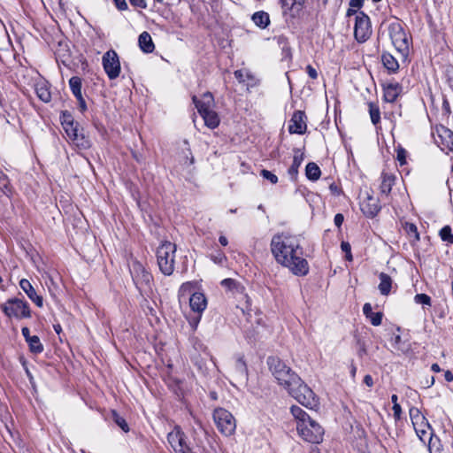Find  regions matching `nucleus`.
I'll return each instance as SVG.
<instances>
[{
  "mask_svg": "<svg viewBox=\"0 0 453 453\" xmlns=\"http://www.w3.org/2000/svg\"><path fill=\"white\" fill-rule=\"evenodd\" d=\"M271 250L276 261L287 267L294 275L308 274L309 264L303 257V248L297 236L284 234L273 236Z\"/></svg>",
  "mask_w": 453,
  "mask_h": 453,
  "instance_id": "f257e3e1",
  "label": "nucleus"
},
{
  "mask_svg": "<svg viewBox=\"0 0 453 453\" xmlns=\"http://www.w3.org/2000/svg\"><path fill=\"white\" fill-rule=\"evenodd\" d=\"M381 28H383V32L387 33L395 50L403 58H406L412 45V36L406 29L403 22L397 18H394L383 22Z\"/></svg>",
  "mask_w": 453,
  "mask_h": 453,
  "instance_id": "f03ea898",
  "label": "nucleus"
},
{
  "mask_svg": "<svg viewBox=\"0 0 453 453\" xmlns=\"http://www.w3.org/2000/svg\"><path fill=\"white\" fill-rule=\"evenodd\" d=\"M290 411L296 421L298 434L306 441L319 443L323 440L324 429L312 419L303 409L292 406Z\"/></svg>",
  "mask_w": 453,
  "mask_h": 453,
  "instance_id": "7ed1b4c3",
  "label": "nucleus"
},
{
  "mask_svg": "<svg viewBox=\"0 0 453 453\" xmlns=\"http://www.w3.org/2000/svg\"><path fill=\"white\" fill-rule=\"evenodd\" d=\"M409 413L413 428L419 440L424 443L428 440L429 450L430 445H432L433 449L439 447L440 440L437 436H434L433 428L421 411L417 407H411L410 408Z\"/></svg>",
  "mask_w": 453,
  "mask_h": 453,
  "instance_id": "20e7f679",
  "label": "nucleus"
},
{
  "mask_svg": "<svg viewBox=\"0 0 453 453\" xmlns=\"http://www.w3.org/2000/svg\"><path fill=\"white\" fill-rule=\"evenodd\" d=\"M267 364L278 383L287 390L300 383V377L278 357H269Z\"/></svg>",
  "mask_w": 453,
  "mask_h": 453,
  "instance_id": "39448f33",
  "label": "nucleus"
},
{
  "mask_svg": "<svg viewBox=\"0 0 453 453\" xmlns=\"http://www.w3.org/2000/svg\"><path fill=\"white\" fill-rule=\"evenodd\" d=\"M61 125L69 139V141L80 149H88L90 147L89 140L85 136L79 124L73 121L72 115L68 112H63L61 115Z\"/></svg>",
  "mask_w": 453,
  "mask_h": 453,
  "instance_id": "423d86ee",
  "label": "nucleus"
},
{
  "mask_svg": "<svg viewBox=\"0 0 453 453\" xmlns=\"http://www.w3.org/2000/svg\"><path fill=\"white\" fill-rule=\"evenodd\" d=\"M199 114L204 120V124L213 129L219 124V118L211 107L213 105V96L210 92L204 93L202 99H198L196 96L192 97Z\"/></svg>",
  "mask_w": 453,
  "mask_h": 453,
  "instance_id": "0eeeda50",
  "label": "nucleus"
},
{
  "mask_svg": "<svg viewBox=\"0 0 453 453\" xmlns=\"http://www.w3.org/2000/svg\"><path fill=\"white\" fill-rule=\"evenodd\" d=\"M176 245L171 242H163L157 249V262L160 272L171 275L174 271Z\"/></svg>",
  "mask_w": 453,
  "mask_h": 453,
  "instance_id": "6e6552de",
  "label": "nucleus"
},
{
  "mask_svg": "<svg viewBox=\"0 0 453 453\" xmlns=\"http://www.w3.org/2000/svg\"><path fill=\"white\" fill-rule=\"evenodd\" d=\"M129 271L134 283L140 293H147L150 290L152 281L151 273L145 269L143 265L137 259H132L129 264Z\"/></svg>",
  "mask_w": 453,
  "mask_h": 453,
  "instance_id": "1a4fd4ad",
  "label": "nucleus"
},
{
  "mask_svg": "<svg viewBox=\"0 0 453 453\" xmlns=\"http://www.w3.org/2000/svg\"><path fill=\"white\" fill-rule=\"evenodd\" d=\"M288 393L302 405L313 409L318 405V398L313 391L303 383L300 378V383L288 388Z\"/></svg>",
  "mask_w": 453,
  "mask_h": 453,
  "instance_id": "9d476101",
  "label": "nucleus"
},
{
  "mask_svg": "<svg viewBox=\"0 0 453 453\" xmlns=\"http://www.w3.org/2000/svg\"><path fill=\"white\" fill-rule=\"evenodd\" d=\"M213 419L219 431L226 435H232L236 429V421L230 411L224 408H217L213 412Z\"/></svg>",
  "mask_w": 453,
  "mask_h": 453,
  "instance_id": "9b49d317",
  "label": "nucleus"
},
{
  "mask_svg": "<svg viewBox=\"0 0 453 453\" xmlns=\"http://www.w3.org/2000/svg\"><path fill=\"white\" fill-rule=\"evenodd\" d=\"M3 312L8 317L16 319H25L31 317V311L27 302L12 298L9 299L1 306Z\"/></svg>",
  "mask_w": 453,
  "mask_h": 453,
  "instance_id": "f8f14e48",
  "label": "nucleus"
},
{
  "mask_svg": "<svg viewBox=\"0 0 453 453\" xmlns=\"http://www.w3.org/2000/svg\"><path fill=\"white\" fill-rule=\"evenodd\" d=\"M102 64L105 73L110 80H115L120 73V62L117 52L114 50H109L102 58Z\"/></svg>",
  "mask_w": 453,
  "mask_h": 453,
  "instance_id": "ddd939ff",
  "label": "nucleus"
},
{
  "mask_svg": "<svg viewBox=\"0 0 453 453\" xmlns=\"http://www.w3.org/2000/svg\"><path fill=\"white\" fill-rule=\"evenodd\" d=\"M372 35L370 18L365 12H360L356 15L354 36L358 42H365Z\"/></svg>",
  "mask_w": 453,
  "mask_h": 453,
  "instance_id": "4468645a",
  "label": "nucleus"
},
{
  "mask_svg": "<svg viewBox=\"0 0 453 453\" xmlns=\"http://www.w3.org/2000/svg\"><path fill=\"white\" fill-rule=\"evenodd\" d=\"M306 115L304 111H296L289 121L288 131L290 134H303L306 132Z\"/></svg>",
  "mask_w": 453,
  "mask_h": 453,
  "instance_id": "2eb2a0df",
  "label": "nucleus"
},
{
  "mask_svg": "<svg viewBox=\"0 0 453 453\" xmlns=\"http://www.w3.org/2000/svg\"><path fill=\"white\" fill-rule=\"evenodd\" d=\"M207 305V301L203 293L196 292L189 298V306L191 310L196 313V318L195 319L196 324H197L201 319V315L203 311L205 310Z\"/></svg>",
  "mask_w": 453,
  "mask_h": 453,
  "instance_id": "dca6fc26",
  "label": "nucleus"
},
{
  "mask_svg": "<svg viewBox=\"0 0 453 453\" xmlns=\"http://www.w3.org/2000/svg\"><path fill=\"white\" fill-rule=\"evenodd\" d=\"M360 209L366 217L372 219L379 213L381 207L379 200L376 197L368 195L366 198L360 203Z\"/></svg>",
  "mask_w": 453,
  "mask_h": 453,
  "instance_id": "f3484780",
  "label": "nucleus"
},
{
  "mask_svg": "<svg viewBox=\"0 0 453 453\" xmlns=\"http://www.w3.org/2000/svg\"><path fill=\"white\" fill-rule=\"evenodd\" d=\"M187 439V435L180 426H175L174 429L167 434V441L174 452L178 448L180 449L181 444L184 443Z\"/></svg>",
  "mask_w": 453,
  "mask_h": 453,
  "instance_id": "a211bd4d",
  "label": "nucleus"
},
{
  "mask_svg": "<svg viewBox=\"0 0 453 453\" xmlns=\"http://www.w3.org/2000/svg\"><path fill=\"white\" fill-rule=\"evenodd\" d=\"M20 288L27 294L28 298L35 303L38 307H42L43 299L41 296L37 295L35 289L27 279H22L19 281Z\"/></svg>",
  "mask_w": 453,
  "mask_h": 453,
  "instance_id": "6ab92c4d",
  "label": "nucleus"
},
{
  "mask_svg": "<svg viewBox=\"0 0 453 453\" xmlns=\"http://www.w3.org/2000/svg\"><path fill=\"white\" fill-rule=\"evenodd\" d=\"M402 89L403 88L398 82L385 85L383 87L384 100L388 103H394L402 92Z\"/></svg>",
  "mask_w": 453,
  "mask_h": 453,
  "instance_id": "aec40b11",
  "label": "nucleus"
},
{
  "mask_svg": "<svg viewBox=\"0 0 453 453\" xmlns=\"http://www.w3.org/2000/svg\"><path fill=\"white\" fill-rule=\"evenodd\" d=\"M281 4L282 12L284 14L289 13L290 16H295L298 13L304 3V0H280Z\"/></svg>",
  "mask_w": 453,
  "mask_h": 453,
  "instance_id": "412c9836",
  "label": "nucleus"
},
{
  "mask_svg": "<svg viewBox=\"0 0 453 453\" xmlns=\"http://www.w3.org/2000/svg\"><path fill=\"white\" fill-rule=\"evenodd\" d=\"M35 90L38 98L43 103H49L51 100L50 84L43 80L37 81L35 85Z\"/></svg>",
  "mask_w": 453,
  "mask_h": 453,
  "instance_id": "4be33fe9",
  "label": "nucleus"
},
{
  "mask_svg": "<svg viewBox=\"0 0 453 453\" xmlns=\"http://www.w3.org/2000/svg\"><path fill=\"white\" fill-rule=\"evenodd\" d=\"M436 132L441 144L453 152V132L443 126L437 127Z\"/></svg>",
  "mask_w": 453,
  "mask_h": 453,
  "instance_id": "5701e85b",
  "label": "nucleus"
},
{
  "mask_svg": "<svg viewBox=\"0 0 453 453\" xmlns=\"http://www.w3.org/2000/svg\"><path fill=\"white\" fill-rule=\"evenodd\" d=\"M303 160V153L299 150H294L293 162L288 170V173L292 180H296L298 175V169Z\"/></svg>",
  "mask_w": 453,
  "mask_h": 453,
  "instance_id": "b1692460",
  "label": "nucleus"
},
{
  "mask_svg": "<svg viewBox=\"0 0 453 453\" xmlns=\"http://www.w3.org/2000/svg\"><path fill=\"white\" fill-rule=\"evenodd\" d=\"M380 189L382 195L388 196L395 181V176L392 173L383 172L381 173Z\"/></svg>",
  "mask_w": 453,
  "mask_h": 453,
  "instance_id": "393cba45",
  "label": "nucleus"
},
{
  "mask_svg": "<svg viewBox=\"0 0 453 453\" xmlns=\"http://www.w3.org/2000/svg\"><path fill=\"white\" fill-rule=\"evenodd\" d=\"M234 77L240 83H246L249 87H253L257 84V79L247 69H240L234 72Z\"/></svg>",
  "mask_w": 453,
  "mask_h": 453,
  "instance_id": "a878e982",
  "label": "nucleus"
},
{
  "mask_svg": "<svg viewBox=\"0 0 453 453\" xmlns=\"http://www.w3.org/2000/svg\"><path fill=\"white\" fill-rule=\"evenodd\" d=\"M138 43H139L140 49L144 53H151L155 50V45L152 41V38H151L150 35L146 31L142 32L139 35Z\"/></svg>",
  "mask_w": 453,
  "mask_h": 453,
  "instance_id": "bb28decb",
  "label": "nucleus"
},
{
  "mask_svg": "<svg viewBox=\"0 0 453 453\" xmlns=\"http://www.w3.org/2000/svg\"><path fill=\"white\" fill-rule=\"evenodd\" d=\"M381 61L388 73H395L399 70V63L392 54L383 52L381 55Z\"/></svg>",
  "mask_w": 453,
  "mask_h": 453,
  "instance_id": "cd10ccee",
  "label": "nucleus"
},
{
  "mask_svg": "<svg viewBox=\"0 0 453 453\" xmlns=\"http://www.w3.org/2000/svg\"><path fill=\"white\" fill-rule=\"evenodd\" d=\"M363 312L372 326H377L381 324L383 314L381 312H373L369 303L364 304Z\"/></svg>",
  "mask_w": 453,
  "mask_h": 453,
  "instance_id": "c85d7f7f",
  "label": "nucleus"
},
{
  "mask_svg": "<svg viewBox=\"0 0 453 453\" xmlns=\"http://www.w3.org/2000/svg\"><path fill=\"white\" fill-rule=\"evenodd\" d=\"M380 284L379 290L381 295L388 296L390 293L392 287V279L387 273H381L379 276Z\"/></svg>",
  "mask_w": 453,
  "mask_h": 453,
  "instance_id": "c756f323",
  "label": "nucleus"
},
{
  "mask_svg": "<svg viewBox=\"0 0 453 453\" xmlns=\"http://www.w3.org/2000/svg\"><path fill=\"white\" fill-rule=\"evenodd\" d=\"M253 22L261 28H265L270 24L269 14L265 12H257L252 15Z\"/></svg>",
  "mask_w": 453,
  "mask_h": 453,
  "instance_id": "7c9ffc66",
  "label": "nucleus"
},
{
  "mask_svg": "<svg viewBox=\"0 0 453 453\" xmlns=\"http://www.w3.org/2000/svg\"><path fill=\"white\" fill-rule=\"evenodd\" d=\"M234 371L236 375L242 380L248 379V369L247 365L245 361L243 360L242 357H239L236 358L235 364H234Z\"/></svg>",
  "mask_w": 453,
  "mask_h": 453,
  "instance_id": "2f4dec72",
  "label": "nucleus"
},
{
  "mask_svg": "<svg viewBox=\"0 0 453 453\" xmlns=\"http://www.w3.org/2000/svg\"><path fill=\"white\" fill-rule=\"evenodd\" d=\"M306 177L311 180H317L319 179L321 171L316 163L310 162L305 168Z\"/></svg>",
  "mask_w": 453,
  "mask_h": 453,
  "instance_id": "473e14b6",
  "label": "nucleus"
},
{
  "mask_svg": "<svg viewBox=\"0 0 453 453\" xmlns=\"http://www.w3.org/2000/svg\"><path fill=\"white\" fill-rule=\"evenodd\" d=\"M69 87L73 93V95L76 97H80L82 96L81 88H82V81L78 76H73L69 80Z\"/></svg>",
  "mask_w": 453,
  "mask_h": 453,
  "instance_id": "72a5a7b5",
  "label": "nucleus"
},
{
  "mask_svg": "<svg viewBox=\"0 0 453 453\" xmlns=\"http://www.w3.org/2000/svg\"><path fill=\"white\" fill-rule=\"evenodd\" d=\"M27 343L28 344L29 349L32 353L40 354L43 351V345L37 335H33L28 339Z\"/></svg>",
  "mask_w": 453,
  "mask_h": 453,
  "instance_id": "f704fd0d",
  "label": "nucleus"
},
{
  "mask_svg": "<svg viewBox=\"0 0 453 453\" xmlns=\"http://www.w3.org/2000/svg\"><path fill=\"white\" fill-rule=\"evenodd\" d=\"M111 417L115 424L118 426H119L125 433H127L129 431V426L126 419L123 417L119 416V414L116 411H111Z\"/></svg>",
  "mask_w": 453,
  "mask_h": 453,
  "instance_id": "c9c22d12",
  "label": "nucleus"
},
{
  "mask_svg": "<svg viewBox=\"0 0 453 453\" xmlns=\"http://www.w3.org/2000/svg\"><path fill=\"white\" fill-rule=\"evenodd\" d=\"M369 113L371 121L373 125H377L380 121V112L378 105L373 103L369 104Z\"/></svg>",
  "mask_w": 453,
  "mask_h": 453,
  "instance_id": "e433bc0d",
  "label": "nucleus"
},
{
  "mask_svg": "<svg viewBox=\"0 0 453 453\" xmlns=\"http://www.w3.org/2000/svg\"><path fill=\"white\" fill-rule=\"evenodd\" d=\"M221 286L228 290L236 289L237 291H241L242 289V287H241L236 280L229 278L223 280L221 281Z\"/></svg>",
  "mask_w": 453,
  "mask_h": 453,
  "instance_id": "4c0bfd02",
  "label": "nucleus"
},
{
  "mask_svg": "<svg viewBox=\"0 0 453 453\" xmlns=\"http://www.w3.org/2000/svg\"><path fill=\"white\" fill-rule=\"evenodd\" d=\"M440 236L442 241L447 242L449 243H453V234L451 232V228L449 226H445L441 229Z\"/></svg>",
  "mask_w": 453,
  "mask_h": 453,
  "instance_id": "58836bf2",
  "label": "nucleus"
},
{
  "mask_svg": "<svg viewBox=\"0 0 453 453\" xmlns=\"http://www.w3.org/2000/svg\"><path fill=\"white\" fill-rule=\"evenodd\" d=\"M392 346L397 350L402 352H405L408 350V348H404L402 346V338L400 334H393L391 337Z\"/></svg>",
  "mask_w": 453,
  "mask_h": 453,
  "instance_id": "ea45409f",
  "label": "nucleus"
},
{
  "mask_svg": "<svg viewBox=\"0 0 453 453\" xmlns=\"http://www.w3.org/2000/svg\"><path fill=\"white\" fill-rule=\"evenodd\" d=\"M260 174L264 179L269 180L272 184H276L278 182V177L268 170L263 169Z\"/></svg>",
  "mask_w": 453,
  "mask_h": 453,
  "instance_id": "a19ab883",
  "label": "nucleus"
},
{
  "mask_svg": "<svg viewBox=\"0 0 453 453\" xmlns=\"http://www.w3.org/2000/svg\"><path fill=\"white\" fill-rule=\"evenodd\" d=\"M414 300L417 303L430 305L431 298L426 294H418L415 296Z\"/></svg>",
  "mask_w": 453,
  "mask_h": 453,
  "instance_id": "79ce46f5",
  "label": "nucleus"
},
{
  "mask_svg": "<svg viewBox=\"0 0 453 453\" xmlns=\"http://www.w3.org/2000/svg\"><path fill=\"white\" fill-rule=\"evenodd\" d=\"M211 260L218 265H223L226 261V257L222 252H218L216 255L211 256Z\"/></svg>",
  "mask_w": 453,
  "mask_h": 453,
  "instance_id": "37998d69",
  "label": "nucleus"
},
{
  "mask_svg": "<svg viewBox=\"0 0 453 453\" xmlns=\"http://www.w3.org/2000/svg\"><path fill=\"white\" fill-rule=\"evenodd\" d=\"M405 228H406V231H407L410 234H414V236H415V238H416L417 240H418V239H419V234H418V228H417V226H416L414 224H412V223H407V224H406Z\"/></svg>",
  "mask_w": 453,
  "mask_h": 453,
  "instance_id": "c03bdc74",
  "label": "nucleus"
},
{
  "mask_svg": "<svg viewBox=\"0 0 453 453\" xmlns=\"http://www.w3.org/2000/svg\"><path fill=\"white\" fill-rule=\"evenodd\" d=\"M397 160L403 165L406 163V150L403 148L397 150Z\"/></svg>",
  "mask_w": 453,
  "mask_h": 453,
  "instance_id": "a18cd8bd",
  "label": "nucleus"
},
{
  "mask_svg": "<svg viewBox=\"0 0 453 453\" xmlns=\"http://www.w3.org/2000/svg\"><path fill=\"white\" fill-rule=\"evenodd\" d=\"M174 453H194L193 449L188 444L187 441L181 444L180 449L178 448Z\"/></svg>",
  "mask_w": 453,
  "mask_h": 453,
  "instance_id": "49530a36",
  "label": "nucleus"
},
{
  "mask_svg": "<svg viewBox=\"0 0 453 453\" xmlns=\"http://www.w3.org/2000/svg\"><path fill=\"white\" fill-rule=\"evenodd\" d=\"M393 412L394 418L395 420H399L401 418L402 408L399 403H395L393 405Z\"/></svg>",
  "mask_w": 453,
  "mask_h": 453,
  "instance_id": "de8ad7c7",
  "label": "nucleus"
},
{
  "mask_svg": "<svg viewBox=\"0 0 453 453\" xmlns=\"http://www.w3.org/2000/svg\"><path fill=\"white\" fill-rule=\"evenodd\" d=\"M130 4L138 8L145 9L147 7V4L145 0H129Z\"/></svg>",
  "mask_w": 453,
  "mask_h": 453,
  "instance_id": "09e8293b",
  "label": "nucleus"
},
{
  "mask_svg": "<svg viewBox=\"0 0 453 453\" xmlns=\"http://www.w3.org/2000/svg\"><path fill=\"white\" fill-rule=\"evenodd\" d=\"M118 10L125 11L127 9V4L126 0H113Z\"/></svg>",
  "mask_w": 453,
  "mask_h": 453,
  "instance_id": "8fccbe9b",
  "label": "nucleus"
},
{
  "mask_svg": "<svg viewBox=\"0 0 453 453\" xmlns=\"http://www.w3.org/2000/svg\"><path fill=\"white\" fill-rule=\"evenodd\" d=\"M306 72H307V73H308V75H309V77H310V78H311V79H313V80L317 79V77H318V73H317V71H316V69H315L314 67H312V66H311V65H307V66H306Z\"/></svg>",
  "mask_w": 453,
  "mask_h": 453,
  "instance_id": "3c124183",
  "label": "nucleus"
},
{
  "mask_svg": "<svg viewBox=\"0 0 453 453\" xmlns=\"http://www.w3.org/2000/svg\"><path fill=\"white\" fill-rule=\"evenodd\" d=\"M194 163V157L192 156L189 150H187V152L185 153V160L183 162L184 165H190Z\"/></svg>",
  "mask_w": 453,
  "mask_h": 453,
  "instance_id": "603ef678",
  "label": "nucleus"
},
{
  "mask_svg": "<svg viewBox=\"0 0 453 453\" xmlns=\"http://www.w3.org/2000/svg\"><path fill=\"white\" fill-rule=\"evenodd\" d=\"M343 220H344V217L342 213H337L335 216H334V225L337 226V227H341V226L342 225L343 223Z\"/></svg>",
  "mask_w": 453,
  "mask_h": 453,
  "instance_id": "864d4df0",
  "label": "nucleus"
},
{
  "mask_svg": "<svg viewBox=\"0 0 453 453\" xmlns=\"http://www.w3.org/2000/svg\"><path fill=\"white\" fill-rule=\"evenodd\" d=\"M77 101H78V104H79V108L81 110V112L85 111L87 110V104H86V101L83 97V96H80V97H76Z\"/></svg>",
  "mask_w": 453,
  "mask_h": 453,
  "instance_id": "5fc2aeb1",
  "label": "nucleus"
},
{
  "mask_svg": "<svg viewBox=\"0 0 453 453\" xmlns=\"http://www.w3.org/2000/svg\"><path fill=\"white\" fill-rule=\"evenodd\" d=\"M364 0H350L349 6L351 8L359 9L362 7Z\"/></svg>",
  "mask_w": 453,
  "mask_h": 453,
  "instance_id": "6e6d98bb",
  "label": "nucleus"
},
{
  "mask_svg": "<svg viewBox=\"0 0 453 453\" xmlns=\"http://www.w3.org/2000/svg\"><path fill=\"white\" fill-rule=\"evenodd\" d=\"M341 248L343 252L349 254L351 252V247L350 244L347 242H342L341 244Z\"/></svg>",
  "mask_w": 453,
  "mask_h": 453,
  "instance_id": "4d7b16f0",
  "label": "nucleus"
},
{
  "mask_svg": "<svg viewBox=\"0 0 453 453\" xmlns=\"http://www.w3.org/2000/svg\"><path fill=\"white\" fill-rule=\"evenodd\" d=\"M21 333H22V335L24 336L26 342L28 341L29 338H31L32 336L30 335V330L28 327H23L21 329Z\"/></svg>",
  "mask_w": 453,
  "mask_h": 453,
  "instance_id": "13d9d810",
  "label": "nucleus"
},
{
  "mask_svg": "<svg viewBox=\"0 0 453 453\" xmlns=\"http://www.w3.org/2000/svg\"><path fill=\"white\" fill-rule=\"evenodd\" d=\"M364 383L368 387H372L373 380L371 375L367 374L364 378Z\"/></svg>",
  "mask_w": 453,
  "mask_h": 453,
  "instance_id": "bf43d9fd",
  "label": "nucleus"
},
{
  "mask_svg": "<svg viewBox=\"0 0 453 453\" xmlns=\"http://www.w3.org/2000/svg\"><path fill=\"white\" fill-rule=\"evenodd\" d=\"M444 378L446 381L450 382L453 380V373L450 371H446L444 372Z\"/></svg>",
  "mask_w": 453,
  "mask_h": 453,
  "instance_id": "052dcab7",
  "label": "nucleus"
},
{
  "mask_svg": "<svg viewBox=\"0 0 453 453\" xmlns=\"http://www.w3.org/2000/svg\"><path fill=\"white\" fill-rule=\"evenodd\" d=\"M219 242L222 246H226L228 244L227 238L224 235L219 236Z\"/></svg>",
  "mask_w": 453,
  "mask_h": 453,
  "instance_id": "680f3d73",
  "label": "nucleus"
},
{
  "mask_svg": "<svg viewBox=\"0 0 453 453\" xmlns=\"http://www.w3.org/2000/svg\"><path fill=\"white\" fill-rule=\"evenodd\" d=\"M356 13H357V10H356L355 8H351V7L349 6V9H348V11H347L346 15H347L348 17H350V16H352V15H354V14H356Z\"/></svg>",
  "mask_w": 453,
  "mask_h": 453,
  "instance_id": "e2e57ef3",
  "label": "nucleus"
},
{
  "mask_svg": "<svg viewBox=\"0 0 453 453\" xmlns=\"http://www.w3.org/2000/svg\"><path fill=\"white\" fill-rule=\"evenodd\" d=\"M432 371L434 372H439L441 371V368L438 364H433L431 366Z\"/></svg>",
  "mask_w": 453,
  "mask_h": 453,
  "instance_id": "0e129e2a",
  "label": "nucleus"
},
{
  "mask_svg": "<svg viewBox=\"0 0 453 453\" xmlns=\"http://www.w3.org/2000/svg\"><path fill=\"white\" fill-rule=\"evenodd\" d=\"M55 332L59 334L62 332V327L59 324H56L53 326Z\"/></svg>",
  "mask_w": 453,
  "mask_h": 453,
  "instance_id": "69168bd1",
  "label": "nucleus"
},
{
  "mask_svg": "<svg viewBox=\"0 0 453 453\" xmlns=\"http://www.w3.org/2000/svg\"><path fill=\"white\" fill-rule=\"evenodd\" d=\"M330 189L334 194H338L339 193L338 192V187L335 184H334V183L330 185Z\"/></svg>",
  "mask_w": 453,
  "mask_h": 453,
  "instance_id": "338daca9",
  "label": "nucleus"
},
{
  "mask_svg": "<svg viewBox=\"0 0 453 453\" xmlns=\"http://www.w3.org/2000/svg\"><path fill=\"white\" fill-rule=\"evenodd\" d=\"M397 401H398V397H397V395H392V396H391V402H392L393 405H394V404H395V403H398V402H397Z\"/></svg>",
  "mask_w": 453,
  "mask_h": 453,
  "instance_id": "774afa93",
  "label": "nucleus"
}]
</instances>
